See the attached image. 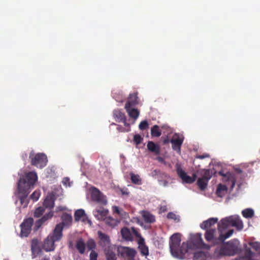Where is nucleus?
<instances>
[{"label":"nucleus","instance_id":"obj_15","mask_svg":"<svg viewBox=\"0 0 260 260\" xmlns=\"http://www.w3.org/2000/svg\"><path fill=\"white\" fill-rule=\"evenodd\" d=\"M63 229L61 224H57L53 231V234L49 235V236H51L55 242L59 241L62 237Z\"/></svg>","mask_w":260,"mask_h":260},{"label":"nucleus","instance_id":"obj_46","mask_svg":"<svg viewBox=\"0 0 260 260\" xmlns=\"http://www.w3.org/2000/svg\"><path fill=\"white\" fill-rule=\"evenodd\" d=\"M156 159L157 160H158L159 162L164 164V165L166 166H168L169 167H171V165L170 162H167L165 160V159L160 157V156H158L156 158Z\"/></svg>","mask_w":260,"mask_h":260},{"label":"nucleus","instance_id":"obj_44","mask_svg":"<svg viewBox=\"0 0 260 260\" xmlns=\"http://www.w3.org/2000/svg\"><path fill=\"white\" fill-rule=\"evenodd\" d=\"M149 124L146 120H143L140 122L139 125V128L142 131H144L148 128Z\"/></svg>","mask_w":260,"mask_h":260},{"label":"nucleus","instance_id":"obj_16","mask_svg":"<svg viewBox=\"0 0 260 260\" xmlns=\"http://www.w3.org/2000/svg\"><path fill=\"white\" fill-rule=\"evenodd\" d=\"M120 252L122 256H126L130 259H133L136 254V251L135 249L127 247H122Z\"/></svg>","mask_w":260,"mask_h":260},{"label":"nucleus","instance_id":"obj_13","mask_svg":"<svg viewBox=\"0 0 260 260\" xmlns=\"http://www.w3.org/2000/svg\"><path fill=\"white\" fill-rule=\"evenodd\" d=\"M229 220L230 225L235 227L239 231L243 229V223L239 216H230Z\"/></svg>","mask_w":260,"mask_h":260},{"label":"nucleus","instance_id":"obj_50","mask_svg":"<svg viewBox=\"0 0 260 260\" xmlns=\"http://www.w3.org/2000/svg\"><path fill=\"white\" fill-rule=\"evenodd\" d=\"M142 140V138L139 135H135L134 137V141L137 145L140 144Z\"/></svg>","mask_w":260,"mask_h":260},{"label":"nucleus","instance_id":"obj_64","mask_svg":"<svg viewBox=\"0 0 260 260\" xmlns=\"http://www.w3.org/2000/svg\"><path fill=\"white\" fill-rule=\"evenodd\" d=\"M258 254H260V252H259V253H258Z\"/></svg>","mask_w":260,"mask_h":260},{"label":"nucleus","instance_id":"obj_37","mask_svg":"<svg viewBox=\"0 0 260 260\" xmlns=\"http://www.w3.org/2000/svg\"><path fill=\"white\" fill-rule=\"evenodd\" d=\"M151 135L152 137H158L161 136V132L157 125H154L151 127Z\"/></svg>","mask_w":260,"mask_h":260},{"label":"nucleus","instance_id":"obj_60","mask_svg":"<svg viewBox=\"0 0 260 260\" xmlns=\"http://www.w3.org/2000/svg\"><path fill=\"white\" fill-rule=\"evenodd\" d=\"M168 142V140H165L164 141V143H167V142Z\"/></svg>","mask_w":260,"mask_h":260},{"label":"nucleus","instance_id":"obj_43","mask_svg":"<svg viewBox=\"0 0 260 260\" xmlns=\"http://www.w3.org/2000/svg\"><path fill=\"white\" fill-rule=\"evenodd\" d=\"M212 177L210 170H205L201 178L209 181Z\"/></svg>","mask_w":260,"mask_h":260},{"label":"nucleus","instance_id":"obj_28","mask_svg":"<svg viewBox=\"0 0 260 260\" xmlns=\"http://www.w3.org/2000/svg\"><path fill=\"white\" fill-rule=\"evenodd\" d=\"M75 220L76 221H79L81 220L84 222L87 217L86 216L85 211L83 209H78L76 210L74 214Z\"/></svg>","mask_w":260,"mask_h":260},{"label":"nucleus","instance_id":"obj_47","mask_svg":"<svg viewBox=\"0 0 260 260\" xmlns=\"http://www.w3.org/2000/svg\"><path fill=\"white\" fill-rule=\"evenodd\" d=\"M131 230H132V232L133 233V234L135 235V236L136 237V238H138L139 239H140L141 238H143L141 234L139 233V232H138V229H136L134 227H132L131 228Z\"/></svg>","mask_w":260,"mask_h":260},{"label":"nucleus","instance_id":"obj_17","mask_svg":"<svg viewBox=\"0 0 260 260\" xmlns=\"http://www.w3.org/2000/svg\"><path fill=\"white\" fill-rule=\"evenodd\" d=\"M32 258L41 255L42 250L38 245L37 240H33L31 246Z\"/></svg>","mask_w":260,"mask_h":260},{"label":"nucleus","instance_id":"obj_6","mask_svg":"<svg viewBox=\"0 0 260 260\" xmlns=\"http://www.w3.org/2000/svg\"><path fill=\"white\" fill-rule=\"evenodd\" d=\"M92 201L102 205H106L107 204L106 197L104 196L98 188L93 187L91 192Z\"/></svg>","mask_w":260,"mask_h":260},{"label":"nucleus","instance_id":"obj_45","mask_svg":"<svg viewBox=\"0 0 260 260\" xmlns=\"http://www.w3.org/2000/svg\"><path fill=\"white\" fill-rule=\"evenodd\" d=\"M233 233H234V230H229L225 234H223L222 233V238L223 239V242L226 239L231 237L233 235Z\"/></svg>","mask_w":260,"mask_h":260},{"label":"nucleus","instance_id":"obj_23","mask_svg":"<svg viewBox=\"0 0 260 260\" xmlns=\"http://www.w3.org/2000/svg\"><path fill=\"white\" fill-rule=\"evenodd\" d=\"M53 216V212L51 211L48 213L45 214L41 218L37 220L36 222V230L40 228L41 225L47 220L51 218Z\"/></svg>","mask_w":260,"mask_h":260},{"label":"nucleus","instance_id":"obj_57","mask_svg":"<svg viewBox=\"0 0 260 260\" xmlns=\"http://www.w3.org/2000/svg\"><path fill=\"white\" fill-rule=\"evenodd\" d=\"M69 181H70L69 178H68V177H66V178H63V181H62V183L64 185H67V184H69Z\"/></svg>","mask_w":260,"mask_h":260},{"label":"nucleus","instance_id":"obj_27","mask_svg":"<svg viewBox=\"0 0 260 260\" xmlns=\"http://www.w3.org/2000/svg\"><path fill=\"white\" fill-rule=\"evenodd\" d=\"M121 234L123 239L126 241H132L133 240V237L131 230L126 227H124L121 230Z\"/></svg>","mask_w":260,"mask_h":260},{"label":"nucleus","instance_id":"obj_53","mask_svg":"<svg viewBox=\"0 0 260 260\" xmlns=\"http://www.w3.org/2000/svg\"><path fill=\"white\" fill-rule=\"evenodd\" d=\"M116 117L118 118H119L121 121L124 120V119L126 118L124 114L121 112H118L117 114L116 115Z\"/></svg>","mask_w":260,"mask_h":260},{"label":"nucleus","instance_id":"obj_56","mask_svg":"<svg viewBox=\"0 0 260 260\" xmlns=\"http://www.w3.org/2000/svg\"><path fill=\"white\" fill-rule=\"evenodd\" d=\"M117 129L119 132H125V128L123 126L118 125L117 127Z\"/></svg>","mask_w":260,"mask_h":260},{"label":"nucleus","instance_id":"obj_11","mask_svg":"<svg viewBox=\"0 0 260 260\" xmlns=\"http://www.w3.org/2000/svg\"><path fill=\"white\" fill-rule=\"evenodd\" d=\"M191 241L192 244L197 247L205 249L209 248V246L204 242L201 233H197L193 235L191 237Z\"/></svg>","mask_w":260,"mask_h":260},{"label":"nucleus","instance_id":"obj_32","mask_svg":"<svg viewBox=\"0 0 260 260\" xmlns=\"http://www.w3.org/2000/svg\"><path fill=\"white\" fill-rule=\"evenodd\" d=\"M85 246L86 245L83 239L80 238L77 241L76 248L80 254H83L85 253Z\"/></svg>","mask_w":260,"mask_h":260},{"label":"nucleus","instance_id":"obj_35","mask_svg":"<svg viewBox=\"0 0 260 260\" xmlns=\"http://www.w3.org/2000/svg\"><path fill=\"white\" fill-rule=\"evenodd\" d=\"M54 206V200L52 197H47L44 200L43 206L46 208L52 209Z\"/></svg>","mask_w":260,"mask_h":260},{"label":"nucleus","instance_id":"obj_42","mask_svg":"<svg viewBox=\"0 0 260 260\" xmlns=\"http://www.w3.org/2000/svg\"><path fill=\"white\" fill-rule=\"evenodd\" d=\"M45 212L44 207H39L37 208L34 212V217L39 218Z\"/></svg>","mask_w":260,"mask_h":260},{"label":"nucleus","instance_id":"obj_25","mask_svg":"<svg viewBox=\"0 0 260 260\" xmlns=\"http://www.w3.org/2000/svg\"><path fill=\"white\" fill-rule=\"evenodd\" d=\"M107 260H116L117 257L115 253V248L112 247L106 249L104 250Z\"/></svg>","mask_w":260,"mask_h":260},{"label":"nucleus","instance_id":"obj_29","mask_svg":"<svg viewBox=\"0 0 260 260\" xmlns=\"http://www.w3.org/2000/svg\"><path fill=\"white\" fill-rule=\"evenodd\" d=\"M147 149L148 150L156 155L160 153V147L157 144L154 143L152 141H149L147 143Z\"/></svg>","mask_w":260,"mask_h":260},{"label":"nucleus","instance_id":"obj_18","mask_svg":"<svg viewBox=\"0 0 260 260\" xmlns=\"http://www.w3.org/2000/svg\"><path fill=\"white\" fill-rule=\"evenodd\" d=\"M218 222V218L216 217L210 218L207 220L203 221L200 225L201 229L203 230H208L212 229L214 226Z\"/></svg>","mask_w":260,"mask_h":260},{"label":"nucleus","instance_id":"obj_62","mask_svg":"<svg viewBox=\"0 0 260 260\" xmlns=\"http://www.w3.org/2000/svg\"><path fill=\"white\" fill-rule=\"evenodd\" d=\"M56 260H60V258H59L56 259Z\"/></svg>","mask_w":260,"mask_h":260},{"label":"nucleus","instance_id":"obj_21","mask_svg":"<svg viewBox=\"0 0 260 260\" xmlns=\"http://www.w3.org/2000/svg\"><path fill=\"white\" fill-rule=\"evenodd\" d=\"M138 244L139 245L138 248L140 251L141 254L144 256H147L149 254V249L145 243V240L144 238H141L138 241Z\"/></svg>","mask_w":260,"mask_h":260},{"label":"nucleus","instance_id":"obj_8","mask_svg":"<svg viewBox=\"0 0 260 260\" xmlns=\"http://www.w3.org/2000/svg\"><path fill=\"white\" fill-rule=\"evenodd\" d=\"M176 172L178 176L182 179L183 183L191 184L195 181L197 178L196 174H193L192 176H188L186 173L184 171L181 167L177 165Z\"/></svg>","mask_w":260,"mask_h":260},{"label":"nucleus","instance_id":"obj_59","mask_svg":"<svg viewBox=\"0 0 260 260\" xmlns=\"http://www.w3.org/2000/svg\"><path fill=\"white\" fill-rule=\"evenodd\" d=\"M237 171L238 173H241V172H242V171H241V170H240V169H237Z\"/></svg>","mask_w":260,"mask_h":260},{"label":"nucleus","instance_id":"obj_10","mask_svg":"<svg viewBox=\"0 0 260 260\" xmlns=\"http://www.w3.org/2000/svg\"><path fill=\"white\" fill-rule=\"evenodd\" d=\"M98 234L100 239L99 244L103 248L104 250H105V248L108 249L113 247L111 245L110 239L109 236L102 233L101 231H98Z\"/></svg>","mask_w":260,"mask_h":260},{"label":"nucleus","instance_id":"obj_40","mask_svg":"<svg viewBox=\"0 0 260 260\" xmlns=\"http://www.w3.org/2000/svg\"><path fill=\"white\" fill-rule=\"evenodd\" d=\"M242 214L244 217L246 218H250L253 216L254 211L252 209L247 208L243 210Z\"/></svg>","mask_w":260,"mask_h":260},{"label":"nucleus","instance_id":"obj_14","mask_svg":"<svg viewBox=\"0 0 260 260\" xmlns=\"http://www.w3.org/2000/svg\"><path fill=\"white\" fill-rule=\"evenodd\" d=\"M63 229L61 224H57L53 231V234L49 235V236H51L55 242L59 241L62 237Z\"/></svg>","mask_w":260,"mask_h":260},{"label":"nucleus","instance_id":"obj_48","mask_svg":"<svg viewBox=\"0 0 260 260\" xmlns=\"http://www.w3.org/2000/svg\"><path fill=\"white\" fill-rule=\"evenodd\" d=\"M40 193L39 191H35L30 196V198L33 200L34 201H37L39 197Z\"/></svg>","mask_w":260,"mask_h":260},{"label":"nucleus","instance_id":"obj_30","mask_svg":"<svg viewBox=\"0 0 260 260\" xmlns=\"http://www.w3.org/2000/svg\"><path fill=\"white\" fill-rule=\"evenodd\" d=\"M230 226V224L229 223V217H226L225 218L222 219L218 223V230L220 231H221V233H223V231L228 228V227Z\"/></svg>","mask_w":260,"mask_h":260},{"label":"nucleus","instance_id":"obj_49","mask_svg":"<svg viewBox=\"0 0 260 260\" xmlns=\"http://www.w3.org/2000/svg\"><path fill=\"white\" fill-rule=\"evenodd\" d=\"M98 254L94 250H92L89 255L90 260H97Z\"/></svg>","mask_w":260,"mask_h":260},{"label":"nucleus","instance_id":"obj_3","mask_svg":"<svg viewBox=\"0 0 260 260\" xmlns=\"http://www.w3.org/2000/svg\"><path fill=\"white\" fill-rule=\"evenodd\" d=\"M206 240L213 245H218L223 243L221 231L218 229H210L206 230L205 234Z\"/></svg>","mask_w":260,"mask_h":260},{"label":"nucleus","instance_id":"obj_58","mask_svg":"<svg viewBox=\"0 0 260 260\" xmlns=\"http://www.w3.org/2000/svg\"><path fill=\"white\" fill-rule=\"evenodd\" d=\"M121 121H122L124 123V125L126 126H129V124L127 123L126 122V118L124 119V120H122Z\"/></svg>","mask_w":260,"mask_h":260},{"label":"nucleus","instance_id":"obj_4","mask_svg":"<svg viewBox=\"0 0 260 260\" xmlns=\"http://www.w3.org/2000/svg\"><path fill=\"white\" fill-rule=\"evenodd\" d=\"M238 245L239 242L237 240H231L220 247L219 254L223 255H234L238 251Z\"/></svg>","mask_w":260,"mask_h":260},{"label":"nucleus","instance_id":"obj_5","mask_svg":"<svg viewBox=\"0 0 260 260\" xmlns=\"http://www.w3.org/2000/svg\"><path fill=\"white\" fill-rule=\"evenodd\" d=\"M29 158L31 160L30 163L32 166L40 169L45 167L48 162L47 156L42 153H39L35 155L32 152H31L29 154Z\"/></svg>","mask_w":260,"mask_h":260},{"label":"nucleus","instance_id":"obj_26","mask_svg":"<svg viewBox=\"0 0 260 260\" xmlns=\"http://www.w3.org/2000/svg\"><path fill=\"white\" fill-rule=\"evenodd\" d=\"M183 140L180 138L172 139L171 142L172 144V148L178 152H180L181 146L182 144Z\"/></svg>","mask_w":260,"mask_h":260},{"label":"nucleus","instance_id":"obj_2","mask_svg":"<svg viewBox=\"0 0 260 260\" xmlns=\"http://www.w3.org/2000/svg\"><path fill=\"white\" fill-rule=\"evenodd\" d=\"M181 237L179 234H174L170 237V248L174 256L178 257L179 254H184L187 252L186 244L182 243L180 247Z\"/></svg>","mask_w":260,"mask_h":260},{"label":"nucleus","instance_id":"obj_41","mask_svg":"<svg viewBox=\"0 0 260 260\" xmlns=\"http://www.w3.org/2000/svg\"><path fill=\"white\" fill-rule=\"evenodd\" d=\"M85 245H86L88 249L90 251L94 250L96 248V243L94 240L92 239H88Z\"/></svg>","mask_w":260,"mask_h":260},{"label":"nucleus","instance_id":"obj_7","mask_svg":"<svg viewBox=\"0 0 260 260\" xmlns=\"http://www.w3.org/2000/svg\"><path fill=\"white\" fill-rule=\"evenodd\" d=\"M249 245L250 247H245V257H241L239 259V260H247L250 259L251 260L250 258L253 256V253L251 250V248L253 249L255 251L257 252V253H259L260 252V243L258 242H250L249 243Z\"/></svg>","mask_w":260,"mask_h":260},{"label":"nucleus","instance_id":"obj_24","mask_svg":"<svg viewBox=\"0 0 260 260\" xmlns=\"http://www.w3.org/2000/svg\"><path fill=\"white\" fill-rule=\"evenodd\" d=\"M125 109L129 117L134 120H136L140 115V111L138 109L134 108L133 107H125Z\"/></svg>","mask_w":260,"mask_h":260},{"label":"nucleus","instance_id":"obj_12","mask_svg":"<svg viewBox=\"0 0 260 260\" xmlns=\"http://www.w3.org/2000/svg\"><path fill=\"white\" fill-rule=\"evenodd\" d=\"M108 210L103 207L96 208L93 211V214L95 218L99 220H104L108 215Z\"/></svg>","mask_w":260,"mask_h":260},{"label":"nucleus","instance_id":"obj_31","mask_svg":"<svg viewBox=\"0 0 260 260\" xmlns=\"http://www.w3.org/2000/svg\"><path fill=\"white\" fill-rule=\"evenodd\" d=\"M219 174L221 176H223L227 178V181L231 183V187L232 188L235 186L236 183V178L234 174L229 172H228L226 174H223L221 172H220Z\"/></svg>","mask_w":260,"mask_h":260},{"label":"nucleus","instance_id":"obj_19","mask_svg":"<svg viewBox=\"0 0 260 260\" xmlns=\"http://www.w3.org/2000/svg\"><path fill=\"white\" fill-rule=\"evenodd\" d=\"M139 103L138 97L137 93H133L129 94L127 101H126L125 107H133Z\"/></svg>","mask_w":260,"mask_h":260},{"label":"nucleus","instance_id":"obj_22","mask_svg":"<svg viewBox=\"0 0 260 260\" xmlns=\"http://www.w3.org/2000/svg\"><path fill=\"white\" fill-rule=\"evenodd\" d=\"M55 241L52 239L51 236H48L44 241L43 248L46 251H53L55 248Z\"/></svg>","mask_w":260,"mask_h":260},{"label":"nucleus","instance_id":"obj_20","mask_svg":"<svg viewBox=\"0 0 260 260\" xmlns=\"http://www.w3.org/2000/svg\"><path fill=\"white\" fill-rule=\"evenodd\" d=\"M62 222L59 224H61L62 228L64 226H70L72 223V216L71 214L63 213L61 216Z\"/></svg>","mask_w":260,"mask_h":260},{"label":"nucleus","instance_id":"obj_54","mask_svg":"<svg viewBox=\"0 0 260 260\" xmlns=\"http://www.w3.org/2000/svg\"><path fill=\"white\" fill-rule=\"evenodd\" d=\"M113 211L114 213H116L118 214H120V211L119 208L116 206L113 207Z\"/></svg>","mask_w":260,"mask_h":260},{"label":"nucleus","instance_id":"obj_39","mask_svg":"<svg viewBox=\"0 0 260 260\" xmlns=\"http://www.w3.org/2000/svg\"><path fill=\"white\" fill-rule=\"evenodd\" d=\"M208 181L207 179H203L202 178H199L197 181V184L199 186V188L203 190H204L207 186Z\"/></svg>","mask_w":260,"mask_h":260},{"label":"nucleus","instance_id":"obj_36","mask_svg":"<svg viewBox=\"0 0 260 260\" xmlns=\"http://www.w3.org/2000/svg\"><path fill=\"white\" fill-rule=\"evenodd\" d=\"M129 175L131 181L133 183L137 185H141L142 184V180L139 175L135 174L131 172Z\"/></svg>","mask_w":260,"mask_h":260},{"label":"nucleus","instance_id":"obj_51","mask_svg":"<svg viewBox=\"0 0 260 260\" xmlns=\"http://www.w3.org/2000/svg\"><path fill=\"white\" fill-rule=\"evenodd\" d=\"M167 218L168 219H173L174 220H179V219L177 218L176 215L173 212H169L167 214Z\"/></svg>","mask_w":260,"mask_h":260},{"label":"nucleus","instance_id":"obj_1","mask_svg":"<svg viewBox=\"0 0 260 260\" xmlns=\"http://www.w3.org/2000/svg\"><path fill=\"white\" fill-rule=\"evenodd\" d=\"M38 176L35 172H29L25 176L21 177L18 183L19 199L22 205L27 206V197L37 181Z\"/></svg>","mask_w":260,"mask_h":260},{"label":"nucleus","instance_id":"obj_52","mask_svg":"<svg viewBox=\"0 0 260 260\" xmlns=\"http://www.w3.org/2000/svg\"><path fill=\"white\" fill-rule=\"evenodd\" d=\"M67 208L65 206H57L55 209V212H58L59 211H63L67 210Z\"/></svg>","mask_w":260,"mask_h":260},{"label":"nucleus","instance_id":"obj_55","mask_svg":"<svg viewBox=\"0 0 260 260\" xmlns=\"http://www.w3.org/2000/svg\"><path fill=\"white\" fill-rule=\"evenodd\" d=\"M209 155L208 154H203V155H198L196 156V158L199 159H204L206 157H208Z\"/></svg>","mask_w":260,"mask_h":260},{"label":"nucleus","instance_id":"obj_9","mask_svg":"<svg viewBox=\"0 0 260 260\" xmlns=\"http://www.w3.org/2000/svg\"><path fill=\"white\" fill-rule=\"evenodd\" d=\"M34 223V220L32 218H28L24 220L21 224V234L22 236L27 237L29 234L31 226Z\"/></svg>","mask_w":260,"mask_h":260},{"label":"nucleus","instance_id":"obj_63","mask_svg":"<svg viewBox=\"0 0 260 260\" xmlns=\"http://www.w3.org/2000/svg\"><path fill=\"white\" fill-rule=\"evenodd\" d=\"M88 222H89L90 223H91V221L88 220Z\"/></svg>","mask_w":260,"mask_h":260},{"label":"nucleus","instance_id":"obj_61","mask_svg":"<svg viewBox=\"0 0 260 260\" xmlns=\"http://www.w3.org/2000/svg\"><path fill=\"white\" fill-rule=\"evenodd\" d=\"M198 253L195 254V256H197Z\"/></svg>","mask_w":260,"mask_h":260},{"label":"nucleus","instance_id":"obj_38","mask_svg":"<svg viewBox=\"0 0 260 260\" xmlns=\"http://www.w3.org/2000/svg\"><path fill=\"white\" fill-rule=\"evenodd\" d=\"M104 220L106 224L112 227H114L118 224V221L110 216H107Z\"/></svg>","mask_w":260,"mask_h":260},{"label":"nucleus","instance_id":"obj_34","mask_svg":"<svg viewBox=\"0 0 260 260\" xmlns=\"http://www.w3.org/2000/svg\"><path fill=\"white\" fill-rule=\"evenodd\" d=\"M228 190V187L226 185L219 184L217 188L216 194L218 197H222L224 196Z\"/></svg>","mask_w":260,"mask_h":260},{"label":"nucleus","instance_id":"obj_33","mask_svg":"<svg viewBox=\"0 0 260 260\" xmlns=\"http://www.w3.org/2000/svg\"><path fill=\"white\" fill-rule=\"evenodd\" d=\"M142 217L146 223H153L155 222V216L148 211H143Z\"/></svg>","mask_w":260,"mask_h":260}]
</instances>
